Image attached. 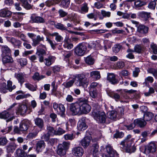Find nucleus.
Wrapping results in <instances>:
<instances>
[{"label": "nucleus", "mask_w": 157, "mask_h": 157, "mask_svg": "<svg viewBox=\"0 0 157 157\" xmlns=\"http://www.w3.org/2000/svg\"><path fill=\"white\" fill-rule=\"evenodd\" d=\"M131 135H128L120 143V144L122 146L121 147L125 149L126 151L129 153L134 152L136 150V147L134 145H132L133 141L131 139Z\"/></svg>", "instance_id": "f257e3e1"}, {"label": "nucleus", "mask_w": 157, "mask_h": 157, "mask_svg": "<svg viewBox=\"0 0 157 157\" xmlns=\"http://www.w3.org/2000/svg\"><path fill=\"white\" fill-rule=\"evenodd\" d=\"M100 151L104 152L102 155V157H118L116 151L110 145H107L105 148L101 147Z\"/></svg>", "instance_id": "f03ea898"}, {"label": "nucleus", "mask_w": 157, "mask_h": 157, "mask_svg": "<svg viewBox=\"0 0 157 157\" xmlns=\"http://www.w3.org/2000/svg\"><path fill=\"white\" fill-rule=\"evenodd\" d=\"M17 105V103H14L8 109L0 113V118L6 120L7 122L12 120L14 118V112L11 109Z\"/></svg>", "instance_id": "7ed1b4c3"}, {"label": "nucleus", "mask_w": 157, "mask_h": 157, "mask_svg": "<svg viewBox=\"0 0 157 157\" xmlns=\"http://www.w3.org/2000/svg\"><path fill=\"white\" fill-rule=\"evenodd\" d=\"M88 102L87 99L84 98H80V115L87 114L90 112L91 108Z\"/></svg>", "instance_id": "20e7f679"}, {"label": "nucleus", "mask_w": 157, "mask_h": 157, "mask_svg": "<svg viewBox=\"0 0 157 157\" xmlns=\"http://www.w3.org/2000/svg\"><path fill=\"white\" fill-rule=\"evenodd\" d=\"M47 49L45 45L42 44H40L36 47V54L38 56L39 61L40 63L43 62L44 55L46 54Z\"/></svg>", "instance_id": "39448f33"}, {"label": "nucleus", "mask_w": 157, "mask_h": 157, "mask_svg": "<svg viewBox=\"0 0 157 157\" xmlns=\"http://www.w3.org/2000/svg\"><path fill=\"white\" fill-rule=\"evenodd\" d=\"M80 98L76 102L70 104L69 109L73 115H80Z\"/></svg>", "instance_id": "423d86ee"}, {"label": "nucleus", "mask_w": 157, "mask_h": 157, "mask_svg": "<svg viewBox=\"0 0 157 157\" xmlns=\"http://www.w3.org/2000/svg\"><path fill=\"white\" fill-rule=\"evenodd\" d=\"M78 79V86H82L83 87H87L89 84V81L86 75L83 74H78L75 76Z\"/></svg>", "instance_id": "0eeeda50"}, {"label": "nucleus", "mask_w": 157, "mask_h": 157, "mask_svg": "<svg viewBox=\"0 0 157 157\" xmlns=\"http://www.w3.org/2000/svg\"><path fill=\"white\" fill-rule=\"evenodd\" d=\"M87 50V46L85 43H80L75 49V53L78 56H82Z\"/></svg>", "instance_id": "6e6552de"}, {"label": "nucleus", "mask_w": 157, "mask_h": 157, "mask_svg": "<svg viewBox=\"0 0 157 157\" xmlns=\"http://www.w3.org/2000/svg\"><path fill=\"white\" fill-rule=\"evenodd\" d=\"M6 38L7 40L10 43L14 48H20L21 47L22 42L21 40L13 37L7 36Z\"/></svg>", "instance_id": "1a4fd4ad"}, {"label": "nucleus", "mask_w": 157, "mask_h": 157, "mask_svg": "<svg viewBox=\"0 0 157 157\" xmlns=\"http://www.w3.org/2000/svg\"><path fill=\"white\" fill-rule=\"evenodd\" d=\"M87 128L84 118L80 119L78 122L77 128L79 131H83Z\"/></svg>", "instance_id": "9d476101"}, {"label": "nucleus", "mask_w": 157, "mask_h": 157, "mask_svg": "<svg viewBox=\"0 0 157 157\" xmlns=\"http://www.w3.org/2000/svg\"><path fill=\"white\" fill-rule=\"evenodd\" d=\"M156 150V146L154 142H151L145 146V152L146 153H153Z\"/></svg>", "instance_id": "9b49d317"}, {"label": "nucleus", "mask_w": 157, "mask_h": 157, "mask_svg": "<svg viewBox=\"0 0 157 157\" xmlns=\"http://www.w3.org/2000/svg\"><path fill=\"white\" fill-rule=\"evenodd\" d=\"M149 28L144 25H139L137 27V31L143 35H146L148 33Z\"/></svg>", "instance_id": "f8f14e48"}, {"label": "nucleus", "mask_w": 157, "mask_h": 157, "mask_svg": "<svg viewBox=\"0 0 157 157\" xmlns=\"http://www.w3.org/2000/svg\"><path fill=\"white\" fill-rule=\"evenodd\" d=\"M56 59L55 57L49 55L48 57L44 59L43 62L46 66L49 67L55 62Z\"/></svg>", "instance_id": "ddd939ff"}, {"label": "nucleus", "mask_w": 157, "mask_h": 157, "mask_svg": "<svg viewBox=\"0 0 157 157\" xmlns=\"http://www.w3.org/2000/svg\"><path fill=\"white\" fill-rule=\"evenodd\" d=\"M15 76L21 85H22L23 83L25 82L26 76V75L24 73H15Z\"/></svg>", "instance_id": "4468645a"}, {"label": "nucleus", "mask_w": 157, "mask_h": 157, "mask_svg": "<svg viewBox=\"0 0 157 157\" xmlns=\"http://www.w3.org/2000/svg\"><path fill=\"white\" fill-rule=\"evenodd\" d=\"M72 151V154L76 156H81L84 153L83 148L80 147L73 148Z\"/></svg>", "instance_id": "2eb2a0df"}, {"label": "nucleus", "mask_w": 157, "mask_h": 157, "mask_svg": "<svg viewBox=\"0 0 157 157\" xmlns=\"http://www.w3.org/2000/svg\"><path fill=\"white\" fill-rule=\"evenodd\" d=\"M91 138L90 136H86L81 140L80 144L84 148H86L89 146Z\"/></svg>", "instance_id": "dca6fc26"}, {"label": "nucleus", "mask_w": 157, "mask_h": 157, "mask_svg": "<svg viewBox=\"0 0 157 157\" xmlns=\"http://www.w3.org/2000/svg\"><path fill=\"white\" fill-rule=\"evenodd\" d=\"M45 143L44 140H40L37 142L36 144V149L37 153L41 152L45 148Z\"/></svg>", "instance_id": "f3484780"}, {"label": "nucleus", "mask_w": 157, "mask_h": 157, "mask_svg": "<svg viewBox=\"0 0 157 157\" xmlns=\"http://www.w3.org/2000/svg\"><path fill=\"white\" fill-rule=\"evenodd\" d=\"M27 106L25 105H19L16 109L17 113H20L21 115H24L27 111Z\"/></svg>", "instance_id": "a211bd4d"}, {"label": "nucleus", "mask_w": 157, "mask_h": 157, "mask_svg": "<svg viewBox=\"0 0 157 157\" xmlns=\"http://www.w3.org/2000/svg\"><path fill=\"white\" fill-rule=\"evenodd\" d=\"M30 121L28 120H23L21 124L20 128L21 131H27L28 129Z\"/></svg>", "instance_id": "6ab92c4d"}, {"label": "nucleus", "mask_w": 157, "mask_h": 157, "mask_svg": "<svg viewBox=\"0 0 157 157\" xmlns=\"http://www.w3.org/2000/svg\"><path fill=\"white\" fill-rule=\"evenodd\" d=\"M31 19L33 23H44L45 22V20L43 17L39 16L35 17L31 16Z\"/></svg>", "instance_id": "aec40b11"}, {"label": "nucleus", "mask_w": 157, "mask_h": 157, "mask_svg": "<svg viewBox=\"0 0 157 157\" xmlns=\"http://www.w3.org/2000/svg\"><path fill=\"white\" fill-rule=\"evenodd\" d=\"M44 38L43 36H40L39 35H38L36 38L33 39L32 45L33 46L36 47L40 44V42L44 41Z\"/></svg>", "instance_id": "412c9836"}, {"label": "nucleus", "mask_w": 157, "mask_h": 157, "mask_svg": "<svg viewBox=\"0 0 157 157\" xmlns=\"http://www.w3.org/2000/svg\"><path fill=\"white\" fill-rule=\"evenodd\" d=\"M1 47V50L2 52V56L11 55V50L7 45H3Z\"/></svg>", "instance_id": "4be33fe9"}, {"label": "nucleus", "mask_w": 157, "mask_h": 157, "mask_svg": "<svg viewBox=\"0 0 157 157\" xmlns=\"http://www.w3.org/2000/svg\"><path fill=\"white\" fill-rule=\"evenodd\" d=\"M2 56V61L4 64L13 63V60L10 55H3Z\"/></svg>", "instance_id": "5701e85b"}, {"label": "nucleus", "mask_w": 157, "mask_h": 157, "mask_svg": "<svg viewBox=\"0 0 157 157\" xmlns=\"http://www.w3.org/2000/svg\"><path fill=\"white\" fill-rule=\"evenodd\" d=\"M139 16L143 20L147 21L150 17V13L142 11L138 13Z\"/></svg>", "instance_id": "b1692460"}, {"label": "nucleus", "mask_w": 157, "mask_h": 157, "mask_svg": "<svg viewBox=\"0 0 157 157\" xmlns=\"http://www.w3.org/2000/svg\"><path fill=\"white\" fill-rule=\"evenodd\" d=\"M69 39L68 37H66L63 41V46L64 48L68 50H70L73 47V45L69 41Z\"/></svg>", "instance_id": "393cba45"}, {"label": "nucleus", "mask_w": 157, "mask_h": 157, "mask_svg": "<svg viewBox=\"0 0 157 157\" xmlns=\"http://www.w3.org/2000/svg\"><path fill=\"white\" fill-rule=\"evenodd\" d=\"M107 117L104 111H99V122L104 123L105 122Z\"/></svg>", "instance_id": "a878e982"}, {"label": "nucleus", "mask_w": 157, "mask_h": 157, "mask_svg": "<svg viewBox=\"0 0 157 157\" xmlns=\"http://www.w3.org/2000/svg\"><path fill=\"white\" fill-rule=\"evenodd\" d=\"M107 79L113 84H115L118 83V81L115 78V75L113 73H108Z\"/></svg>", "instance_id": "bb28decb"}, {"label": "nucleus", "mask_w": 157, "mask_h": 157, "mask_svg": "<svg viewBox=\"0 0 157 157\" xmlns=\"http://www.w3.org/2000/svg\"><path fill=\"white\" fill-rule=\"evenodd\" d=\"M65 111V108L64 105L61 104H59L56 113L61 117H63L64 116Z\"/></svg>", "instance_id": "cd10ccee"}, {"label": "nucleus", "mask_w": 157, "mask_h": 157, "mask_svg": "<svg viewBox=\"0 0 157 157\" xmlns=\"http://www.w3.org/2000/svg\"><path fill=\"white\" fill-rule=\"evenodd\" d=\"M144 119L139 118L136 119L134 121V123L135 124L138 125L140 128L144 127L146 124V122Z\"/></svg>", "instance_id": "c85d7f7f"}, {"label": "nucleus", "mask_w": 157, "mask_h": 157, "mask_svg": "<svg viewBox=\"0 0 157 157\" xmlns=\"http://www.w3.org/2000/svg\"><path fill=\"white\" fill-rule=\"evenodd\" d=\"M109 96L114 98L116 101H119L120 98V96L117 93L111 91L108 92Z\"/></svg>", "instance_id": "c756f323"}, {"label": "nucleus", "mask_w": 157, "mask_h": 157, "mask_svg": "<svg viewBox=\"0 0 157 157\" xmlns=\"http://www.w3.org/2000/svg\"><path fill=\"white\" fill-rule=\"evenodd\" d=\"M35 124L40 128H42L44 126V122L43 120L41 118L37 117L35 120Z\"/></svg>", "instance_id": "7c9ffc66"}, {"label": "nucleus", "mask_w": 157, "mask_h": 157, "mask_svg": "<svg viewBox=\"0 0 157 157\" xmlns=\"http://www.w3.org/2000/svg\"><path fill=\"white\" fill-rule=\"evenodd\" d=\"M17 147V145L14 143H11L6 146L8 152H13Z\"/></svg>", "instance_id": "2f4dec72"}, {"label": "nucleus", "mask_w": 157, "mask_h": 157, "mask_svg": "<svg viewBox=\"0 0 157 157\" xmlns=\"http://www.w3.org/2000/svg\"><path fill=\"white\" fill-rule=\"evenodd\" d=\"M51 36L55 37V40L57 42H61L63 40V37L57 32L52 33Z\"/></svg>", "instance_id": "473e14b6"}, {"label": "nucleus", "mask_w": 157, "mask_h": 157, "mask_svg": "<svg viewBox=\"0 0 157 157\" xmlns=\"http://www.w3.org/2000/svg\"><path fill=\"white\" fill-rule=\"evenodd\" d=\"M134 1L135 6L136 8L141 7L146 4V2L143 0H135Z\"/></svg>", "instance_id": "72a5a7b5"}, {"label": "nucleus", "mask_w": 157, "mask_h": 157, "mask_svg": "<svg viewBox=\"0 0 157 157\" xmlns=\"http://www.w3.org/2000/svg\"><path fill=\"white\" fill-rule=\"evenodd\" d=\"M53 25L57 29L62 31L67 30V27H65L63 24L57 22L56 23H55Z\"/></svg>", "instance_id": "f704fd0d"}, {"label": "nucleus", "mask_w": 157, "mask_h": 157, "mask_svg": "<svg viewBox=\"0 0 157 157\" xmlns=\"http://www.w3.org/2000/svg\"><path fill=\"white\" fill-rule=\"evenodd\" d=\"M6 83L3 81L0 80V92L5 93L7 92Z\"/></svg>", "instance_id": "c9c22d12"}, {"label": "nucleus", "mask_w": 157, "mask_h": 157, "mask_svg": "<svg viewBox=\"0 0 157 157\" xmlns=\"http://www.w3.org/2000/svg\"><path fill=\"white\" fill-rule=\"evenodd\" d=\"M11 14V12L5 10H2L0 12V16L2 17H9Z\"/></svg>", "instance_id": "e433bc0d"}, {"label": "nucleus", "mask_w": 157, "mask_h": 157, "mask_svg": "<svg viewBox=\"0 0 157 157\" xmlns=\"http://www.w3.org/2000/svg\"><path fill=\"white\" fill-rule=\"evenodd\" d=\"M61 144H59L57 148V152L60 156H63L66 154V150L62 148Z\"/></svg>", "instance_id": "4c0bfd02"}, {"label": "nucleus", "mask_w": 157, "mask_h": 157, "mask_svg": "<svg viewBox=\"0 0 157 157\" xmlns=\"http://www.w3.org/2000/svg\"><path fill=\"white\" fill-rule=\"evenodd\" d=\"M92 116L97 121L98 120V109L97 106H94L92 112Z\"/></svg>", "instance_id": "58836bf2"}, {"label": "nucleus", "mask_w": 157, "mask_h": 157, "mask_svg": "<svg viewBox=\"0 0 157 157\" xmlns=\"http://www.w3.org/2000/svg\"><path fill=\"white\" fill-rule=\"evenodd\" d=\"M84 60L86 63L88 65H93L95 62V59L91 56L85 57Z\"/></svg>", "instance_id": "ea45409f"}, {"label": "nucleus", "mask_w": 157, "mask_h": 157, "mask_svg": "<svg viewBox=\"0 0 157 157\" xmlns=\"http://www.w3.org/2000/svg\"><path fill=\"white\" fill-rule=\"evenodd\" d=\"M117 113L116 111H111L109 112L108 117L111 120H115L117 118Z\"/></svg>", "instance_id": "a19ab883"}, {"label": "nucleus", "mask_w": 157, "mask_h": 157, "mask_svg": "<svg viewBox=\"0 0 157 157\" xmlns=\"http://www.w3.org/2000/svg\"><path fill=\"white\" fill-rule=\"evenodd\" d=\"M17 63L20 64L21 67H23L26 65L27 64V59L24 58H21L17 59Z\"/></svg>", "instance_id": "79ce46f5"}, {"label": "nucleus", "mask_w": 157, "mask_h": 157, "mask_svg": "<svg viewBox=\"0 0 157 157\" xmlns=\"http://www.w3.org/2000/svg\"><path fill=\"white\" fill-rule=\"evenodd\" d=\"M153 114L151 112H147L144 114V119L146 121H148L152 119L153 117Z\"/></svg>", "instance_id": "37998d69"}, {"label": "nucleus", "mask_w": 157, "mask_h": 157, "mask_svg": "<svg viewBox=\"0 0 157 157\" xmlns=\"http://www.w3.org/2000/svg\"><path fill=\"white\" fill-rule=\"evenodd\" d=\"M93 155L94 157H98V145L97 143L94 144L92 146Z\"/></svg>", "instance_id": "c03bdc74"}, {"label": "nucleus", "mask_w": 157, "mask_h": 157, "mask_svg": "<svg viewBox=\"0 0 157 157\" xmlns=\"http://www.w3.org/2000/svg\"><path fill=\"white\" fill-rule=\"evenodd\" d=\"M25 86L26 88L32 91H36L37 88V86L36 85L34 86L29 83L25 84Z\"/></svg>", "instance_id": "a18cd8bd"}, {"label": "nucleus", "mask_w": 157, "mask_h": 157, "mask_svg": "<svg viewBox=\"0 0 157 157\" xmlns=\"http://www.w3.org/2000/svg\"><path fill=\"white\" fill-rule=\"evenodd\" d=\"M154 81L153 78L149 76L146 78L144 79V82H143V84L146 86L149 85V83H152Z\"/></svg>", "instance_id": "49530a36"}, {"label": "nucleus", "mask_w": 157, "mask_h": 157, "mask_svg": "<svg viewBox=\"0 0 157 157\" xmlns=\"http://www.w3.org/2000/svg\"><path fill=\"white\" fill-rule=\"evenodd\" d=\"M70 0H63L61 1L60 5L64 8L67 9L69 6Z\"/></svg>", "instance_id": "de8ad7c7"}, {"label": "nucleus", "mask_w": 157, "mask_h": 157, "mask_svg": "<svg viewBox=\"0 0 157 157\" xmlns=\"http://www.w3.org/2000/svg\"><path fill=\"white\" fill-rule=\"evenodd\" d=\"M47 130L48 133L51 136H53L55 135L56 130H55L53 127L50 126H47Z\"/></svg>", "instance_id": "09e8293b"}, {"label": "nucleus", "mask_w": 157, "mask_h": 157, "mask_svg": "<svg viewBox=\"0 0 157 157\" xmlns=\"http://www.w3.org/2000/svg\"><path fill=\"white\" fill-rule=\"evenodd\" d=\"M17 155L19 157H24L27 156V153L21 149H18L16 151Z\"/></svg>", "instance_id": "8fccbe9b"}, {"label": "nucleus", "mask_w": 157, "mask_h": 157, "mask_svg": "<svg viewBox=\"0 0 157 157\" xmlns=\"http://www.w3.org/2000/svg\"><path fill=\"white\" fill-rule=\"evenodd\" d=\"M148 73L152 74L155 78H157V69L154 68H150L147 69Z\"/></svg>", "instance_id": "3c124183"}, {"label": "nucleus", "mask_w": 157, "mask_h": 157, "mask_svg": "<svg viewBox=\"0 0 157 157\" xmlns=\"http://www.w3.org/2000/svg\"><path fill=\"white\" fill-rule=\"evenodd\" d=\"M134 49L135 52L140 53L144 50V48L142 46L137 44L135 46Z\"/></svg>", "instance_id": "603ef678"}, {"label": "nucleus", "mask_w": 157, "mask_h": 157, "mask_svg": "<svg viewBox=\"0 0 157 157\" xmlns=\"http://www.w3.org/2000/svg\"><path fill=\"white\" fill-rule=\"evenodd\" d=\"M12 82L11 81H8L7 84L6 86L7 90H9L10 91H12V90L16 88V86L13 85L12 86Z\"/></svg>", "instance_id": "864d4df0"}, {"label": "nucleus", "mask_w": 157, "mask_h": 157, "mask_svg": "<svg viewBox=\"0 0 157 157\" xmlns=\"http://www.w3.org/2000/svg\"><path fill=\"white\" fill-rule=\"evenodd\" d=\"M75 82V80L73 79L69 81L64 82L63 85L66 88H69L72 86Z\"/></svg>", "instance_id": "5fc2aeb1"}, {"label": "nucleus", "mask_w": 157, "mask_h": 157, "mask_svg": "<svg viewBox=\"0 0 157 157\" xmlns=\"http://www.w3.org/2000/svg\"><path fill=\"white\" fill-rule=\"evenodd\" d=\"M90 77L94 80H97L98 78V71H93L90 73Z\"/></svg>", "instance_id": "6e6d98bb"}, {"label": "nucleus", "mask_w": 157, "mask_h": 157, "mask_svg": "<svg viewBox=\"0 0 157 157\" xmlns=\"http://www.w3.org/2000/svg\"><path fill=\"white\" fill-rule=\"evenodd\" d=\"M53 150L51 149H47L46 151L44 153V155L46 157H51L53 154Z\"/></svg>", "instance_id": "4d7b16f0"}, {"label": "nucleus", "mask_w": 157, "mask_h": 157, "mask_svg": "<svg viewBox=\"0 0 157 157\" xmlns=\"http://www.w3.org/2000/svg\"><path fill=\"white\" fill-rule=\"evenodd\" d=\"M23 7L26 10H28L33 8V5L29 4L28 1L25 2L22 4Z\"/></svg>", "instance_id": "13d9d810"}, {"label": "nucleus", "mask_w": 157, "mask_h": 157, "mask_svg": "<svg viewBox=\"0 0 157 157\" xmlns=\"http://www.w3.org/2000/svg\"><path fill=\"white\" fill-rule=\"evenodd\" d=\"M88 5L86 3H84L82 4L81 10L82 13H87L88 12L89 7L87 6Z\"/></svg>", "instance_id": "bf43d9fd"}, {"label": "nucleus", "mask_w": 157, "mask_h": 157, "mask_svg": "<svg viewBox=\"0 0 157 157\" xmlns=\"http://www.w3.org/2000/svg\"><path fill=\"white\" fill-rule=\"evenodd\" d=\"M46 41L49 44L52 49L53 50H55L56 49V46L57 45V44L54 43L53 41L48 37L46 38Z\"/></svg>", "instance_id": "052dcab7"}, {"label": "nucleus", "mask_w": 157, "mask_h": 157, "mask_svg": "<svg viewBox=\"0 0 157 157\" xmlns=\"http://www.w3.org/2000/svg\"><path fill=\"white\" fill-rule=\"evenodd\" d=\"M90 96L93 98H97L98 94L97 90H90Z\"/></svg>", "instance_id": "680f3d73"}, {"label": "nucleus", "mask_w": 157, "mask_h": 157, "mask_svg": "<svg viewBox=\"0 0 157 157\" xmlns=\"http://www.w3.org/2000/svg\"><path fill=\"white\" fill-rule=\"evenodd\" d=\"M155 92V89L152 87H150L149 88L148 91L145 92L144 94L145 96L148 97L151 95V94H154Z\"/></svg>", "instance_id": "e2e57ef3"}, {"label": "nucleus", "mask_w": 157, "mask_h": 157, "mask_svg": "<svg viewBox=\"0 0 157 157\" xmlns=\"http://www.w3.org/2000/svg\"><path fill=\"white\" fill-rule=\"evenodd\" d=\"M122 47V46L120 44H115L113 48V50L115 53L118 52L120 51Z\"/></svg>", "instance_id": "0e129e2a"}, {"label": "nucleus", "mask_w": 157, "mask_h": 157, "mask_svg": "<svg viewBox=\"0 0 157 157\" xmlns=\"http://www.w3.org/2000/svg\"><path fill=\"white\" fill-rule=\"evenodd\" d=\"M51 86L52 88V92L54 93L56 91L58 87L57 85L56 84L55 80H54L52 82Z\"/></svg>", "instance_id": "69168bd1"}, {"label": "nucleus", "mask_w": 157, "mask_h": 157, "mask_svg": "<svg viewBox=\"0 0 157 157\" xmlns=\"http://www.w3.org/2000/svg\"><path fill=\"white\" fill-rule=\"evenodd\" d=\"M64 137L66 140H72L74 138L73 134H65L64 136Z\"/></svg>", "instance_id": "338daca9"}, {"label": "nucleus", "mask_w": 157, "mask_h": 157, "mask_svg": "<svg viewBox=\"0 0 157 157\" xmlns=\"http://www.w3.org/2000/svg\"><path fill=\"white\" fill-rule=\"evenodd\" d=\"M8 140L6 137L0 138V146H4L7 143Z\"/></svg>", "instance_id": "774afa93"}]
</instances>
